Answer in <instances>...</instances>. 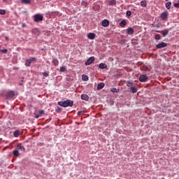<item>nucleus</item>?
Segmentation results:
<instances>
[{
	"label": "nucleus",
	"mask_w": 179,
	"mask_h": 179,
	"mask_svg": "<svg viewBox=\"0 0 179 179\" xmlns=\"http://www.w3.org/2000/svg\"><path fill=\"white\" fill-rule=\"evenodd\" d=\"M57 104L61 107L66 108V107H72L73 106V101H71V99H66L65 101H58Z\"/></svg>",
	"instance_id": "1"
},
{
	"label": "nucleus",
	"mask_w": 179,
	"mask_h": 179,
	"mask_svg": "<svg viewBox=\"0 0 179 179\" xmlns=\"http://www.w3.org/2000/svg\"><path fill=\"white\" fill-rule=\"evenodd\" d=\"M44 17L41 15V14H36L34 15V22L35 23H40V22H43Z\"/></svg>",
	"instance_id": "2"
},
{
	"label": "nucleus",
	"mask_w": 179,
	"mask_h": 179,
	"mask_svg": "<svg viewBox=\"0 0 179 179\" xmlns=\"http://www.w3.org/2000/svg\"><path fill=\"white\" fill-rule=\"evenodd\" d=\"M36 61H37V58L34 57H32L29 59H27L25 62V66H31V63L36 62Z\"/></svg>",
	"instance_id": "3"
},
{
	"label": "nucleus",
	"mask_w": 179,
	"mask_h": 179,
	"mask_svg": "<svg viewBox=\"0 0 179 179\" xmlns=\"http://www.w3.org/2000/svg\"><path fill=\"white\" fill-rule=\"evenodd\" d=\"M160 18L162 20H167L169 19V11L166 10L161 13Z\"/></svg>",
	"instance_id": "4"
},
{
	"label": "nucleus",
	"mask_w": 179,
	"mask_h": 179,
	"mask_svg": "<svg viewBox=\"0 0 179 179\" xmlns=\"http://www.w3.org/2000/svg\"><path fill=\"white\" fill-rule=\"evenodd\" d=\"M94 61H96V58H94V56L90 57L85 63V65H86L87 66L88 65H92V64H93V62H94Z\"/></svg>",
	"instance_id": "5"
},
{
	"label": "nucleus",
	"mask_w": 179,
	"mask_h": 179,
	"mask_svg": "<svg viewBox=\"0 0 179 179\" xmlns=\"http://www.w3.org/2000/svg\"><path fill=\"white\" fill-rule=\"evenodd\" d=\"M138 80L139 82L141 83H145L148 81V76L146 74H143L141 76H140V77L138 78Z\"/></svg>",
	"instance_id": "6"
},
{
	"label": "nucleus",
	"mask_w": 179,
	"mask_h": 179,
	"mask_svg": "<svg viewBox=\"0 0 179 179\" xmlns=\"http://www.w3.org/2000/svg\"><path fill=\"white\" fill-rule=\"evenodd\" d=\"M15 96V94L14 91H9L6 94L7 99H13Z\"/></svg>",
	"instance_id": "7"
},
{
	"label": "nucleus",
	"mask_w": 179,
	"mask_h": 179,
	"mask_svg": "<svg viewBox=\"0 0 179 179\" xmlns=\"http://www.w3.org/2000/svg\"><path fill=\"white\" fill-rule=\"evenodd\" d=\"M101 24L103 27H108L110 26V21L107 19L102 20Z\"/></svg>",
	"instance_id": "8"
},
{
	"label": "nucleus",
	"mask_w": 179,
	"mask_h": 179,
	"mask_svg": "<svg viewBox=\"0 0 179 179\" xmlns=\"http://www.w3.org/2000/svg\"><path fill=\"white\" fill-rule=\"evenodd\" d=\"M166 47H167V43H164V42H162L160 43H158L156 45V48H166Z\"/></svg>",
	"instance_id": "9"
},
{
	"label": "nucleus",
	"mask_w": 179,
	"mask_h": 179,
	"mask_svg": "<svg viewBox=\"0 0 179 179\" xmlns=\"http://www.w3.org/2000/svg\"><path fill=\"white\" fill-rule=\"evenodd\" d=\"M135 33V30L132 29V27H129L127 29V34H129V36H132Z\"/></svg>",
	"instance_id": "10"
},
{
	"label": "nucleus",
	"mask_w": 179,
	"mask_h": 179,
	"mask_svg": "<svg viewBox=\"0 0 179 179\" xmlns=\"http://www.w3.org/2000/svg\"><path fill=\"white\" fill-rule=\"evenodd\" d=\"M87 38H89V40H94V38H96V34L94 33L88 34Z\"/></svg>",
	"instance_id": "11"
},
{
	"label": "nucleus",
	"mask_w": 179,
	"mask_h": 179,
	"mask_svg": "<svg viewBox=\"0 0 179 179\" xmlns=\"http://www.w3.org/2000/svg\"><path fill=\"white\" fill-rule=\"evenodd\" d=\"M106 86V84L104 83H100L98 84L96 89L97 90H101L104 87Z\"/></svg>",
	"instance_id": "12"
},
{
	"label": "nucleus",
	"mask_w": 179,
	"mask_h": 179,
	"mask_svg": "<svg viewBox=\"0 0 179 179\" xmlns=\"http://www.w3.org/2000/svg\"><path fill=\"white\" fill-rule=\"evenodd\" d=\"M89 95L86 94H83L81 95V99L82 100H85V101H89Z\"/></svg>",
	"instance_id": "13"
},
{
	"label": "nucleus",
	"mask_w": 179,
	"mask_h": 179,
	"mask_svg": "<svg viewBox=\"0 0 179 179\" xmlns=\"http://www.w3.org/2000/svg\"><path fill=\"white\" fill-rule=\"evenodd\" d=\"M52 64H53L54 66H58V65L59 64V61H58V59L53 58Z\"/></svg>",
	"instance_id": "14"
},
{
	"label": "nucleus",
	"mask_w": 179,
	"mask_h": 179,
	"mask_svg": "<svg viewBox=\"0 0 179 179\" xmlns=\"http://www.w3.org/2000/svg\"><path fill=\"white\" fill-rule=\"evenodd\" d=\"M17 150H21L22 152H25L26 148L22 144H18L17 147Z\"/></svg>",
	"instance_id": "15"
},
{
	"label": "nucleus",
	"mask_w": 179,
	"mask_h": 179,
	"mask_svg": "<svg viewBox=\"0 0 179 179\" xmlns=\"http://www.w3.org/2000/svg\"><path fill=\"white\" fill-rule=\"evenodd\" d=\"M99 69H107V64L104 63H101L99 65Z\"/></svg>",
	"instance_id": "16"
},
{
	"label": "nucleus",
	"mask_w": 179,
	"mask_h": 179,
	"mask_svg": "<svg viewBox=\"0 0 179 179\" xmlns=\"http://www.w3.org/2000/svg\"><path fill=\"white\" fill-rule=\"evenodd\" d=\"M32 34H35V36H39L40 35V31H38V29L35 28L32 30Z\"/></svg>",
	"instance_id": "17"
},
{
	"label": "nucleus",
	"mask_w": 179,
	"mask_h": 179,
	"mask_svg": "<svg viewBox=\"0 0 179 179\" xmlns=\"http://www.w3.org/2000/svg\"><path fill=\"white\" fill-rule=\"evenodd\" d=\"M21 3H24V5H30V3H31V0H21Z\"/></svg>",
	"instance_id": "18"
},
{
	"label": "nucleus",
	"mask_w": 179,
	"mask_h": 179,
	"mask_svg": "<svg viewBox=\"0 0 179 179\" xmlns=\"http://www.w3.org/2000/svg\"><path fill=\"white\" fill-rule=\"evenodd\" d=\"M119 25L120 26V27H124L125 26H127V20H122L120 22Z\"/></svg>",
	"instance_id": "19"
},
{
	"label": "nucleus",
	"mask_w": 179,
	"mask_h": 179,
	"mask_svg": "<svg viewBox=\"0 0 179 179\" xmlns=\"http://www.w3.org/2000/svg\"><path fill=\"white\" fill-rule=\"evenodd\" d=\"M19 135H20V131L19 130H15L14 132H13V136L15 138H17L19 136Z\"/></svg>",
	"instance_id": "20"
},
{
	"label": "nucleus",
	"mask_w": 179,
	"mask_h": 179,
	"mask_svg": "<svg viewBox=\"0 0 179 179\" xmlns=\"http://www.w3.org/2000/svg\"><path fill=\"white\" fill-rule=\"evenodd\" d=\"M3 3L5 5H10L12 4V0H2Z\"/></svg>",
	"instance_id": "21"
},
{
	"label": "nucleus",
	"mask_w": 179,
	"mask_h": 179,
	"mask_svg": "<svg viewBox=\"0 0 179 179\" xmlns=\"http://www.w3.org/2000/svg\"><path fill=\"white\" fill-rule=\"evenodd\" d=\"M82 79L84 82H87V80H89V76H87V75L83 74L82 76Z\"/></svg>",
	"instance_id": "22"
},
{
	"label": "nucleus",
	"mask_w": 179,
	"mask_h": 179,
	"mask_svg": "<svg viewBox=\"0 0 179 179\" xmlns=\"http://www.w3.org/2000/svg\"><path fill=\"white\" fill-rule=\"evenodd\" d=\"M169 34V30L168 29H164L162 31V36L166 37Z\"/></svg>",
	"instance_id": "23"
},
{
	"label": "nucleus",
	"mask_w": 179,
	"mask_h": 179,
	"mask_svg": "<svg viewBox=\"0 0 179 179\" xmlns=\"http://www.w3.org/2000/svg\"><path fill=\"white\" fill-rule=\"evenodd\" d=\"M13 155L15 156L16 157H19V150H14L13 151Z\"/></svg>",
	"instance_id": "24"
},
{
	"label": "nucleus",
	"mask_w": 179,
	"mask_h": 179,
	"mask_svg": "<svg viewBox=\"0 0 179 179\" xmlns=\"http://www.w3.org/2000/svg\"><path fill=\"white\" fill-rule=\"evenodd\" d=\"M165 6L166 9H170V8H171V1L166 2V3L165 4Z\"/></svg>",
	"instance_id": "25"
},
{
	"label": "nucleus",
	"mask_w": 179,
	"mask_h": 179,
	"mask_svg": "<svg viewBox=\"0 0 179 179\" xmlns=\"http://www.w3.org/2000/svg\"><path fill=\"white\" fill-rule=\"evenodd\" d=\"M113 76H114V78H121V76H122V73L117 72V73H115Z\"/></svg>",
	"instance_id": "26"
},
{
	"label": "nucleus",
	"mask_w": 179,
	"mask_h": 179,
	"mask_svg": "<svg viewBox=\"0 0 179 179\" xmlns=\"http://www.w3.org/2000/svg\"><path fill=\"white\" fill-rule=\"evenodd\" d=\"M110 92H112L113 93H119L120 92V89H117V88H112L110 90Z\"/></svg>",
	"instance_id": "27"
},
{
	"label": "nucleus",
	"mask_w": 179,
	"mask_h": 179,
	"mask_svg": "<svg viewBox=\"0 0 179 179\" xmlns=\"http://www.w3.org/2000/svg\"><path fill=\"white\" fill-rule=\"evenodd\" d=\"M131 15H132V12H131V10H127L126 12V16L128 19H129V17H131Z\"/></svg>",
	"instance_id": "28"
},
{
	"label": "nucleus",
	"mask_w": 179,
	"mask_h": 179,
	"mask_svg": "<svg viewBox=\"0 0 179 179\" xmlns=\"http://www.w3.org/2000/svg\"><path fill=\"white\" fill-rule=\"evenodd\" d=\"M130 89L132 93H136V92H138V88L136 87H131Z\"/></svg>",
	"instance_id": "29"
},
{
	"label": "nucleus",
	"mask_w": 179,
	"mask_h": 179,
	"mask_svg": "<svg viewBox=\"0 0 179 179\" xmlns=\"http://www.w3.org/2000/svg\"><path fill=\"white\" fill-rule=\"evenodd\" d=\"M155 40H157V41L162 40V36H160V34H156L155 36Z\"/></svg>",
	"instance_id": "30"
},
{
	"label": "nucleus",
	"mask_w": 179,
	"mask_h": 179,
	"mask_svg": "<svg viewBox=\"0 0 179 179\" xmlns=\"http://www.w3.org/2000/svg\"><path fill=\"white\" fill-rule=\"evenodd\" d=\"M148 6V3H146V1H141V6H143V8L146 7Z\"/></svg>",
	"instance_id": "31"
},
{
	"label": "nucleus",
	"mask_w": 179,
	"mask_h": 179,
	"mask_svg": "<svg viewBox=\"0 0 179 179\" xmlns=\"http://www.w3.org/2000/svg\"><path fill=\"white\" fill-rule=\"evenodd\" d=\"M134 85V83H132V81L129 80L127 82V87H131V86H132Z\"/></svg>",
	"instance_id": "32"
},
{
	"label": "nucleus",
	"mask_w": 179,
	"mask_h": 179,
	"mask_svg": "<svg viewBox=\"0 0 179 179\" xmlns=\"http://www.w3.org/2000/svg\"><path fill=\"white\" fill-rule=\"evenodd\" d=\"M116 4H117V1H115V0H110L109 1V5H110V6L116 5Z\"/></svg>",
	"instance_id": "33"
},
{
	"label": "nucleus",
	"mask_w": 179,
	"mask_h": 179,
	"mask_svg": "<svg viewBox=\"0 0 179 179\" xmlns=\"http://www.w3.org/2000/svg\"><path fill=\"white\" fill-rule=\"evenodd\" d=\"M55 111H56V113H58L59 114V113H61V111H62V108H61L59 106H57L55 108Z\"/></svg>",
	"instance_id": "34"
},
{
	"label": "nucleus",
	"mask_w": 179,
	"mask_h": 179,
	"mask_svg": "<svg viewBox=\"0 0 179 179\" xmlns=\"http://www.w3.org/2000/svg\"><path fill=\"white\" fill-rule=\"evenodd\" d=\"M65 71H66V67L65 66L60 67V72H65Z\"/></svg>",
	"instance_id": "35"
},
{
	"label": "nucleus",
	"mask_w": 179,
	"mask_h": 179,
	"mask_svg": "<svg viewBox=\"0 0 179 179\" xmlns=\"http://www.w3.org/2000/svg\"><path fill=\"white\" fill-rule=\"evenodd\" d=\"M0 52H3V54H7L8 53V49H1Z\"/></svg>",
	"instance_id": "36"
},
{
	"label": "nucleus",
	"mask_w": 179,
	"mask_h": 179,
	"mask_svg": "<svg viewBox=\"0 0 179 179\" xmlns=\"http://www.w3.org/2000/svg\"><path fill=\"white\" fill-rule=\"evenodd\" d=\"M42 73L43 76H45V78H48V76H50L49 72H43Z\"/></svg>",
	"instance_id": "37"
},
{
	"label": "nucleus",
	"mask_w": 179,
	"mask_h": 179,
	"mask_svg": "<svg viewBox=\"0 0 179 179\" xmlns=\"http://www.w3.org/2000/svg\"><path fill=\"white\" fill-rule=\"evenodd\" d=\"M152 27H157V29H159L160 28V24H152Z\"/></svg>",
	"instance_id": "38"
},
{
	"label": "nucleus",
	"mask_w": 179,
	"mask_h": 179,
	"mask_svg": "<svg viewBox=\"0 0 179 179\" xmlns=\"http://www.w3.org/2000/svg\"><path fill=\"white\" fill-rule=\"evenodd\" d=\"M6 13V11L3 9H0V15H5Z\"/></svg>",
	"instance_id": "39"
},
{
	"label": "nucleus",
	"mask_w": 179,
	"mask_h": 179,
	"mask_svg": "<svg viewBox=\"0 0 179 179\" xmlns=\"http://www.w3.org/2000/svg\"><path fill=\"white\" fill-rule=\"evenodd\" d=\"M81 5H82L83 6L86 7V6H87V2L83 1H82Z\"/></svg>",
	"instance_id": "40"
},
{
	"label": "nucleus",
	"mask_w": 179,
	"mask_h": 179,
	"mask_svg": "<svg viewBox=\"0 0 179 179\" xmlns=\"http://www.w3.org/2000/svg\"><path fill=\"white\" fill-rule=\"evenodd\" d=\"M173 6H174V8H179V0H178V3H175L173 4Z\"/></svg>",
	"instance_id": "41"
},
{
	"label": "nucleus",
	"mask_w": 179,
	"mask_h": 179,
	"mask_svg": "<svg viewBox=\"0 0 179 179\" xmlns=\"http://www.w3.org/2000/svg\"><path fill=\"white\" fill-rule=\"evenodd\" d=\"M110 106H114V100L110 99L109 102Z\"/></svg>",
	"instance_id": "42"
},
{
	"label": "nucleus",
	"mask_w": 179,
	"mask_h": 179,
	"mask_svg": "<svg viewBox=\"0 0 179 179\" xmlns=\"http://www.w3.org/2000/svg\"><path fill=\"white\" fill-rule=\"evenodd\" d=\"M38 114L39 115H43V114H44V110H39Z\"/></svg>",
	"instance_id": "43"
},
{
	"label": "nucleus",
	"mask_w": 179,
	"mask_h": 179,
	"mask_svg": "<svg viewBox=\"0 0 179 179\" xmlns=\"http://www.w3.org/2000/svg\"><path fill=\"white\" fill-rule=\"evenodd\" d=\"M83 113H84L83 110H80V111H78V112L77 113V114H78V115H80V114H83Z\"/></svg>",
	"instance_id": "44"
},
{
	"label": "nucleus",
	"mask_w": 179,
	"mask_h": 179,
	"mask_svg": "<svg viewBox=\"0 0 179 179\" xmlns=\"http://www.w3.org/2000/svg\"><path fill=\"white\" fill-rule=\"evenodd\" d=\"M19 86H23V80H21L20 83H18Z\"/></svg>",
	"instance_id": "45"
},
{
	"label": "nucleus",
	"mask_w": 179,
	"mask_h": 179,
	"mask_svg": "<svg viewBox=\"0 0 179 179\" xmlns=\"http://www.w3.org/2000/svg\"><path fill=\"white\" fill-rule=\"evenodd\" d=\"M5 40H6V41H9V37L6 36V37H5Z\"/></svg>",
	"instance_id": "46"
},
{
	"label": "nucleus",
	"mask_w": 179,
	"mask_h": 179,
	"mask_svg": "<svg viewBox=\"0 0 179 179\" xmlns=\"http://www.w3.org/2000/svg\"><path fill=\"white\" fill-rule=\"evenodd\" d=\"M35 118H40V115H36Z\"/></svg>",
	"instance_id": "47"
},
{
	"label": "nucleus",
	"mask_w": 179,
	"mask_h": 179,
	"mask_svg": "<svg viewBox=\"0 0 179 179\" xmlns=\"http://www.w3.org/2000/svg\"><path fill=\"white\" fill-rule=\"evenodd\" d=\"M22 27H26V24L22 23Z\"/></svg>",
	"instance_id": "48"
},
{
	"label": "nucleus",
	"mask_w": 179,
	"mask_h": 179,
	"mask_svg": "<svg viewBox=\"0 0 179 179\" xmlns=\"http://www.w3.org/2000/svg\"><path fill=\"white\" fill-rule=\"evenodd\" d=\"M157 33H159V31H155Z\"/></svg>",
	"instance_id": "49"
},
{
	"label": "nucleus",
	"mask_w": 179,
	"mask_h": 179,
	"mask_svg": "<svg viewBox=\"0 0 179 179\" xmlns=\"http://www.w3.org/2000/svg\"><path fill=\"white\" fill-rule=\"evenodd\" d=\"M165 1H169V0H165Z\"/></svg>",
	"instance_id": "50"
}]
</instances>
